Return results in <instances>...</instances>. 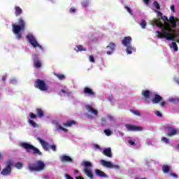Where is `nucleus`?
<instances>
[{
  "label": "nucleus",
  "mask_w": 179,
  "mask_h": 179,
  "mask_svg": "<svg viewBox=\"0 0 179 179\" xmlns=\"http://www.w3.org/2000/svg\"><path fill=\"white\" fill-rule=\"evenodd\" d=\"M157 27H160L162 29V31H156L157 37L158 38H166V40H171L172 41H174L176 38V36L174 34H171L173 31V29L169 25H164L163 22H162V20H155Z\"/></svg>",
  "instance_id": "1"
},
{
  "label": "nucleus",
  "mask_w": 179,
  "mask_h": 179,
  "mask_svg": "<svg viewBox=\"0 0 179 179\" xmlns=\"http://www.w3.org/2000/svg\"><path fill=\"white\" fill-rule=\"evenodd\" d=\"M13 33L16 36L17 40L22 38V34L20 31H24L26 30V22L23 18L18 19L17 24H13Z\"/></svg>",
  "instance_id": "2"
},
{
  "label": "nucleus",
  "mask_w": 179,
  "mask_h": 179,
  "mask_svg": "<svg viewBox=\"0 0 179 179\" xmlns=\"http://www.w3.org/2000/svg\"><path fill=\"white\" fill-rule=\"evenodd\" d=\"M20 146L21 148H23V149H25L27 153H30V152L32 151L33 155H35L36 156H41L43 155V152H41L38 148L34 147L33 145L29 143H21Z\"/></svg>",
  "instance_id": "3"
},
{
  "label": "nucleus",
  "mask_w": 179,
  "mask_h": 179,
  "mask_svg": "<svg viewBox=\"0 0 179 179\" xmlns=\"http://www.w3.org/2000/svg\"><path fill=\"white\" fill-rule=\"evenodd\" d=\"M28 169L30 171H43L45 169V164L41 160H36L34 163L29 164Z\"/></svg>",
  "instance_id": "4"
},
{
  "label": "nucleus",
  "mask_w": 179,
  "mask_h": 179,
  "mask_svg": "<svg viewBox=\"0 0 179 179\" xmlns=\"http://www.w3.org/2000/svg\"><path fill=\"white\" fill-rule=\"evenodd\" d=\"M81 166H84V169L83 170V173L87 176L90 179H94V176H93V171H92V168L93 167V165L92 163L89 161H84Z\"/></svg>",
  "instance_id": "5"
},
{
  "label": "nucleus",
  "mask_w": 179,
  "mask_h": 179,
  "mask_svg": "<svg viewBox=\"0 0 179 179\" xmlns=\"http://www.w3.org/2000/svg\"><path fill=\"white\" fill-rule=\"evenodd\" d=\"M132 43V38L131 36H124L122 41V44L126 47L127 54H132V51H135V48L131 45Z\"/></svg>",
  "instance_id": "6"
},
{
  "label": "nucleus",
  "mask_w": 179,
  "mask_h": 179,
  "mask_svg": "<svg viewBox=\"0 0 179 179\" xmlns=\"http://www.w3.org/2000/svg\"><path fill=\"white\" fill-rule=\"evenodd\" d=\"M37 141H38L43 150H45V152H48V150H50V148L52 149L53 152H57V145H50V144L48 142L41 139V138L40 137L37 138Z\"/></svg>",
  "instance_id": "7"
},
{
  "label": "nucleus",
  "mask_w": 179,
  "mask_h": 179,
  "mask_svg": "<svg viewBox=\"0 0 179 179\" xmlns=\"http://www.w3.org/2000/svg\"><path fill=\"white\" fill-rule=\"evenodd\" d=\"M27 40L29 41V43L34 47V48H40V50H43V46H41L38 43H37V39H36V37L32 35V34L29 33L26 36Z\"/></svg>",
  "instance_id": "8"
},
{
  "label": "nucleus",
  "mask_w": 179,
  "mask_h": 179,
  "mask_svg": "<svg viewBox=\"0 0 179 179\" xmlns=\"http://www.w3.org/2000/svg\"><path fill=\"white\" fill-rule=\"evenodd\" d=\"M34 87H36V89H38L41 92H48L49 89L48 85H47L45 82L41 79H37L35 81Z\"/></svg>",
  "instance_id": "9"
},
{
  "label": "nucleus",
  "mask_w": 179,
  "mask_h": 179,
  "mask_svg": "<svg viewBox=\"0 0 179 179\" xmlns=\"http://www.w3.org/2000/svg\"><path fill=\"white\" fill-rule=\"evenodd\" d=\"M158 15L159 16H162L161 19L164 22V23H166V22H169L170 24H171L172 27H177V22L176 21V18L174 17V16H171L169 19L167 16L166 15L163 16V14L161 12H159Z\"/></svg>",
  "instance_id": "10"
},
{
  "label": "nucleus",
  "mask_w": 179,
  "mask_h": 179,
  "mask_svg": "<svg viewBox=\"0 0 179 179\" xmlns=\"http://www.w3.org/2000/svg\"><path fill=\"white\" fill-rule=\"evenodd\" d=\"M125 128H127V131L131 132H141V131H143V127L132 124H125Z\"/></svg>",
  "instance_id": "11"
},
{
  "label": "nucleus",
  "mask_w": 179,
  "mask_h": 179,
  "mask_svg": "<svg viewBox=\"0 0 179 179\" xmlns=\"http://www.w3.org/2000/svg\"><path fill=\"white\" fill-rule=\"evenodd\" d=\"M83 93L87 97H96V92L89 87H85L83 88Z\"/></svg>",
  "instance_id": "12"
},
{
  "label": "nucleus",
  "mask_w": 179,
  "mask_h": 179,
  "mask_svg": "<svg viewBox=\"0 0 179 179\" xmlns=\"http://www.w3.org/2000/svg\"><path fill=\"white\" fill-rule=\"evenodd\" d=\"M164 129L167 130L168 133L166 135L169 137L174 136V135H177V134H178V129L172 127H165Z\"/></svg>",
  "instance_id": "13"
},
{
  "label": "nucleus",
  "mask_w": 179,
  "mask_h": 179,
  "mask_svg": "<svg viewBox=\"0 0 179 179\" xmlns=\"http://www.w3.org/2000/svg\"><path fill=\"white\" fill-rule=\"evenodd\" d=\"M12 173V162H8L6 168L1 171L2 176H9Z\"/></svg>",
  "instance_id": "14"
},
{
  "label": "nucleus",
  "mask_w": 179,
  "mask_h": 179,
  "mask_svg": "<svg viewBox=\"0 0 179 179\" xmlns=\"http://www.w3.org/2000/svg\"><path fill=\"white\" fill-rule=\"evenodd\" d=\"M115 43L110 42L109 43V45L106 46V50H108V51H106L107 55H111L114 52V51H115Z\"/></svg>",
  "instance_id": "15"
},
{
  "label": "nucleus",
  "mask_w": 179,
  "mask_h": 179,
  "mask_svg": "<svg viewBox=\"0 0 179 179\" xmlns=\"http://www.w3.org/2000/svg\"><path fill=\"white\" fill-rule=\"evenodd\" d=\"M163 97L162 96L155 94L154 95V98L151 99V101L153 103V104H159L160 101H162Z\"/></svg>",
  "instance_id": "16"
},
{
  "label": "nucleus",
  "mask_w": 179,
  "mask_h": 179,
  "mask_svg": "<svg viewBox=\"0 0 179 179\" xmlns=\"http://www.w3.org/2000/svg\"><path fill=\"white\" fill-rule=\"evenodd\" d=\"M85 108L88 111V113H92V114H94L96 116L98 115L99 111L93 108L90 105H85Z\"/></svg>",
  "instance_id": "17"
},
{
  "label": "nucleus",
  "mask_w": 179,
  "mask_h": 179,
  "mask_svg": "<svg viewBox=\"0 0 179 179\" xmlns=\"http://www.w3.org/2000/svg\"><path fill=\"white\" fill-rule=\"evenodd\" d=\"M60 161L62 162V163H72V162H73V159H72V158H71V157L68 155H63L60 157Z\"/></svg>",
  "instance_id": "18"
},
{
  "label": "nucleus",
  "mask_w": 179,
  "mask_h": 179,
  "mask_svg": "<svg viewBox=\"0 0 179 179\" xmlns=\"http://www.w3.org/2000/svg\"><path fill=\"white\" fill-rule=\"evenodd\" d=\"M103 155L106 157H113V152H111V148H105L103 152Z\"/></svg>",
  "instance_id": "19"
},
{
  "label": "nucleus",
  "mask_w": 179,
  "mask_h": 179,
  "mask_svg": "<svg viewBox=\"0 0 179 179\" xmlns=\"http://www.w3.org/2000/svg\"><path fill=\"white\" fill-rule=\"evenodd\" d=\"M101 164L103 166V167H107L108 169H113V163H111V162L101 159Z\"/></svg>",
  "instance_id": "20"
},
{
  "label": "nucleus",
  "mask_w": 179,
  "mask_h": 179,
  "mask_svg": "<svg viewBox=\"0 0 179 179\" xmlns=\"http://www.w3.org/2000/svg\"><path fill=\"white\" fill-rule=\"evenodd\" d=\"M150 94H151V92L148 90H145L141 92V96H143V97H144V99H150Z\"/></svg>",
  "instance_id": "21"
},
{
  "label": "nucleus",
  "mask_w": 179,
  "mask_h": 179,
  "mask_svg": "<svg viewBox=\"0 0 179 179\" xmlns=\"http://www.w3.org/2000/svg\"><path fill=\"white\" fill-rule=\"evenodd\" d=\"M95 174L96 176H98V177H101L103 178H107V175L103 172V171H101L100 169H96L95 170Z\"/></svg>",
  "instance_id": "22"
},
{
  "label": "nucleus",
  "mask_w": 179,
  "mask_h": 179,
  "mask_svg": "<svg viewBox=\"0 0 179 179\" xmlns=\"http://www.w3.org/2000/svg\"><path fill=\"white\" fill-rule=\"evenodd\" d=\"M36 117H38V118H43L44 117V110H42L41 108H37L36 109Z\"/></svg>",
  "instance_id": "23"
},
{
  "label": "nucleus",
  "mask_w": 179,
  "mask_h": 179,
  "mask_svg": "<svg viewBox=\"0 0 179 179\" xmlns=\"http://www.w3.org/2000/svg\"><path fill=\"white\" fill-rule=\"evenodd\" d=\"M64 127L66 128H69L72 125H76V122L75 120H68L66 123H63Z\"/></svg>",
  "instance_id": "24"
},
{
  "label": "nucleus",
  "mask_w": 179,
  "mask_h": 179,
  "mask_svg": "<svg viewBox=\"0 0 179 179\" xmlns=\"http://www.w3.org/2000/svg\"><path fill=\"white\" fill-rule=\"evenodd\" d=\"M15 16H20V15H22V13H23V10H22V8H20V6H16L15 7Z\"/></svg>",
  "instance_id": "25"
},
{
  "label": "nucleus",
  "mask_w": 179,
  "mask_h": 179,
  "mask_svg": "<svg viewBox=\"0 0 179 179\" xmlns=\"http://www.w3.org/2000/svg\"><path fill=\"white\" fill-rule=\"evenodd\" d=\"M34 66L37 69L41 68V62H40L38 59H35L34 61Z\"/></svg>",
  "instance_id": "26"
},
{
  "label": "nucleus",
  "mask_w": 179,
  "mask_h": 179,
  "mask_svg": "<svg viewBox=\"0 0 179 179\" xmlns=\"http://www.w3.org/2000/svg\"><path fill=\"white\" fill-rule=\"evenodd\" d=\"M76 52H79V51H87L86 48H83V45H78L76 46V48L74 49Z\"/></svg>",
  "instance_id": "27"
},
{
  "label": "nucleus",
  "mask_w": 179,
  "mask_h": 179,
  "mask_svg": "<svg viewBox=\"0 0 179 179\" xmlns=\"http://www.w3.org/2000/svg\"><path fill=\"white\" fill-rule=\"evenodd\" d=\"M162 171L163 173H167L170 172V166H169L168 165H164L162 166Z\"/></svg>",
  "instance_id": "28"
},
{
  "label": "nucleus",
  "mask_w": 179,
  "mask_h": 179,
  "mask_svg": "<svg viewBox=\"0 0 179 179\" xmlns=\"http://www.w3.org/2000/svg\"><path fill=\"white\" fill-rule=\"evenodd\" d=\"M101 127H106V125H107V118L106 117L101 118Z\"/></svg>",
  "instance_id": "29"
},
{
  "label": "nucleus",
  "mask_w": 179,
  "mask_h": 179,
  "mask_svg": "<svg viewBox=\"0 0 179 179\" xmlns=\"http://www.w3.org/2000/svg\"><path fill=\"white\" fill-rule=\"evenodd\" d=\"M57 131H64V132H68V129L62 127V126L57 124Z\"/></svg>",
  "instance_id": "30"
},
{
  "label": "nucleus",
  "mask_w": 179,
  "mask_h": 179,
  "mask_svg": "<svg viewBox=\"0 0 179 179\" xmlns=\"http://www.w3.org/2000/svg\"><path fill=\"white\" fill-rule=\"evenodd\" d=\"M171 48H173L174 51H178V45H177V43L172 42V46H170Z\"/></svg>",
  "instance_id": "31"
},
{
  "label": "nucleus",
  "mask_w": 179,
  "mask_h": 179,
  "mask_svg": "<svg viewBox=\"0 0 179 179\" xmlns=\"http://www.w3.org/2000/svg\"><path fill=\"white\" fill-rule=\"evenodd\" d=\"M55 76L58 78L59 80H64V79H65V76L64 74L55 73Z\"/></svg>",
  "instance_id": "32"
},
{
  "label": "nucleus",
  "mask_w": 179,
  "mask_h": 179,
  "mask_svg": "<svg viewBox=\"0 0 179 179\" xmlns=\"http://www.w3.org/2000/svg\"><path fill=\"white\" fill-rule=\"evenodd\" d=\"M28 122H29V124H30V125H32V127L34 128H36L37 127V124L34 121H33L32 120L29 119L28 120Z\"/></svg>",
  "instance_id": "33"
},
{
  "label": "nucleus",
  "mask_w": 179,
  "mask_h": 179,
  "mask_svg": "<svg viewBox=\"0 0 179 179\" xmlns=\"http://www.w3.org/2000/svg\"><path fill=\"white\" fill-rule=\"evenodd\" d=\"M140 26H141L142 29H146V21L143 20L140 23Z\"/></svg>",
  "instance_id": "34"
},
{
  "label": "nucleus",
  "mask_w": 179,
  "mask_h": 179,
  "mask_svg": "<svg viewBox=\"0 0 179 179\" xmlns=\"http://www.w3.org/2000/svg\"><path fill=\"white\" fill-rule=\"evenodd\" d=\"M15 167L16 169H20L23 167V164H22V162H17L15 164Z\"/></svg>",
  "instance_id": "35"
},
{
  "label": "nucleus",
  "mask_w": 179,
  "mask_h": 179,
  "mask_svg": "<svg viewBox=\"0 0 179 179\" xmlns=\"http://www.w3.org/2000/svg\"><path fill=\"white\" fill-rule=\"evenodd\" d=\"M131 113L134 114V115H137L138 117H141V112L138 110H131Z\"/></svg>",
  "instance_id": "36"
},
{
  "label": "nucleus",
  "mask_w": 179,
  "mask_h": 179,
  "mask_svg": "<svg viewBox=\"0 0 179 179\" xmlns=\"http://www.w3.org/2000/svg\"><path fill=\"white\" fill-rule=\"evenodd\" d=\"M29 117H30L31 120H36V118H37V115H36L33 113H30Z\"/></svg>",
  "instance_id": "37"
},
{
  "label": "nucleus",
  "mask_w": 179,
  "mask_h": 179,
  "mask_svg": "<svg viewBox=\"0 0 179 179\" xmlns=\"http://www.w3.org/2000/svg\"><path fill=\"white\" fill-rule=\"evenodd\" d=\"M103 132L106 134V136H110L111 135V130L110 129H105Z\"/></svg>",
  "instance_id": "38"
},
{
  "label": "nucleus",
  "mask_w": 179,
  "mask_h": 179,
  "mask_svg": "<svg viewBox=\"0 0 179 179\" xmlns=\"http://www.w3.org/2000/svg\"><path fill=\"white\" fill-rule=\"evenodd\" d=\"M124 8L130 15H132V10H131V8H129L128 6H125Z\"/></svg>",
  "instance_id": "39"
},
{
  "label": "nucleus",
  "mask_w": 179,
  "mask_h": 179,
  "mask_svg": "<svg viewBox=\"0 0 179 179\" xmlns=\"http://www.w3.org/2000/svg\"><path fill=\"white\" fill-rule=\"evenodd\" d=\"M154 6H155L156 9H160V5L159 4V3H157V1H154Z\"/></svg>",
  "instance_id": "40"
},
{
  "label": "nucleus",
  "mask_w": 179,
  "mask_h": 179,
  "mask_svg": "<svg viewBox=\"0 0 179 179\" xmlns=\"http://www.w3.org/2000/svg\"><path fill=\"white\" fill-rule=\"evenodd\" d=\"M89 60L90 62H93V63L96 62V60H94V57H93V55H90Z\"/></svg>",
  "instance_id": "41"
},
{
  "label": "nucleus",
  "mask_w": 179,
  "mask_h": 179,
  "mask_svg": "<svg viewBox=\"0 0 179 179\" xmlns=\"http://www.w3.org/2000/svg\"><path fill=\"white\" fill-rule=\"evenodd\" d=\"M155 115H157V117H163V114H162V112L160 111H157L155 113Z\"/></svg>",
  "instance_id": "42"
},
{
  "label": "nucleus",
  "mask_w": 179,
  "mask_h": 179,
  "mask_svg": "<svg viewBox=\"0 0 179 179\" xmlns=\"http://www.w3.org/2000/svg\"><path fill=\"white\" fill-rule=\"evenodd\" d=\"M162 141L163 142H164L165 143H169V138H166V137H162Z\"/></svg>",
  "instance_id": "43"
},
{
  "label": "nucleus",
  "mask_w": 179,
  "mask_h": 179,
  "mask_svg": "<svg viewBox=\"0 0 179 179\" xmlns=\"http://www.w3.org/2000/svg\"><path fill=\"white\" fill-rule=\"evenodd\" d=\"M107 118H108V120H109L110 121H114V117H113L112 115H107Z\"/></svg>",
  "instance_id": "44"
},
{
  "label": "nucleus",
  "mask_w": 179,
  "mask_h": 179,
  "mask_svg": "<svg viewBox=\"0 0 179 179\" xmlns=\"http://www.w3.org/2000/svg\"><path fill=\"white\" fill-rule=\"evenodd\" d=\"M113 169H115V170H120V166L113 164Z\"/></svg>",
  "instance_id": "45"
},
{
  "label": "nucleus",
  "mask_w": 179,
  "mask_h": 179,
  "mask_svg": "<svg viewBox=\"0 0 179 179\" xmlns=\"http://www.w3.org/2000/svg\"><path fill=\"white\" fill-rule=\"evenodd\" d=\"M171 10H172V12H175V10H176V6L172 5L171 6Z\"/></svg>",
  "instance_id": "46"
},
{
  "label": "nucleus",
  "mask_w": 179,
  "mask_h": 179,
  "mask_svg": "<svg viewBox=\"0 0 179 179\" xmlns=\"http://www.w3.org/2000/svg\"><path fill=\"white\" fill-rule=\"evenodd\" d=\"M82 5L84 8H87V6H89V4L86 2L83 3Z\"/></svg>",
  "instance_id": "47"
},
{
  "label": "nucleus",
  "mask_w": 179,
  "mask_h": 179,
  "mask_svg": "<svg viewBox=\"0 0 179 179\" xmlns=\"http://www.w3.org/2000/svg\"><path fill=\"white\" fill-rule=\"evenodd\" d=\"M75 12H76V9H75L74 8H71L70 9V13H73Z\"/></svg>",
  "instance_id": "48"
},
{
  "label": "nucleus",
  "mask_w": 179,
  "mask_h": 179,
  "mask_svg": "<svg viewBox=\"0 0 179 179\" xmlns=\"http://www.w3.org/2000/svg\"><path fill=\"white\" fill-rule=\"evenodd\" d=\"M65 177H66V179H73V178H72V176H69L68 174H66Z\"/></svg>",
  "instance_id": "49"
},
{
  "label": "nucleus",
  "mask_w": 179,
  "mask_h": 179,
  "mask_svg": "<svg viewBox=\"0 0 179 179\" xmlns=\"http://www.w3.org/2000/svg\"><path fill=\"white\" fill-rule=\"evenodd\" d=\"M160 106L161 107H164V106H166V101H163L160 103Z\"/></svg>",
  "instance_id": "50"
},
{
  "label": "nucleus",
  "mask_w": 179,
  "mask_h": 179,
  "mask_svg": "<svg viewBox=\"0 0 179 179\" xmlns=\"http://www.w3.org/2000/svg\"><path fill=\"white\" fill-rule=\"evenodd\" d=\"M1 80H2L3 82H6V75L2 76Z\"/></svg>",
  "instance_id": "51"
},
{
  "label": "nucleus",
  "mask_w": 179,
  "mask_h": 179,
  "mask_svg": "<svg viewBox=\"0 0 179 179\" xmlns=\"http://www.w3.org/2000/svg\"><path fill=\"white\" fill-rule=\"evenodd\" d=\"M129 145H131V146H134V145H135V141H129Z\"/></svg>",
  "instance_id": "52"
},
{
  "label": "nucleus",
  "mask_w": 179,
  "mask_h": 179,
  "mask_svg": "<svg viewBox=\"0 0 179 179\" xmlns=\"http://www.w3.org/2000/svg\"><path fill=\"white\" fill-rule=\"evenodd\" d=\"M170 174H171V176L172 177H174V178H177V177H178L177 174H176V173H171Z\"/></svg>",
  "instance_id": "53"
},
{
  "label": "nucleus",
  "mask_w": 179,
  "mask_h": 179,
  "mask_svg": "<svg viewBox=\"0 0 179 179\" xmlns=\"http://www.w3.org/2000/svg\"><path fill=\"white\" fill-rule=\"evenodd\" d=\"M143 2H145L146 5H149V2H150V0H143Z\"/></svg>",
  "instance_id": "54"
},
{
  "label": "nucleus",
  "mask_w": 179,
  "mask_h": 179,
  "mask_svg": "<svg viewBox=\"0 0 179 179\" xmlns=\"http://www.w3.org/2000/svg\"><path fill=\"white\" fill-rule=\"evenodd\" d=\"M94 147L96 148V149H98V150H100V145H97V144H95L94 145Z\"/></svg>",
  "instance_id": "55"
},
{
  "label": "nucleus",
  "mask_w": 179,
  "mask_h": 179,
  "mask_svg": "<svg viewBox=\"0 0 179 179\" xmlns=\"http://www.w3.org/2000/svg\"><path fill=\"white\" fill-rule=\"evenodd\" d=\"M61 92H62V93H67V94H70V93L69 92H66V91H65V90H61Z\"/></svg>",
  "instance_id": "56"
},
{
  "label": "nucleus",
  "mask_w": 179,
  "mask_h": 179,
  "mask_svg": "<svg viewBox=\"0 0 179 179\" xmlns=\"http://www.w3.org/2000/svg\"><path fill=\"white\" fill-rule=\"evenodd\" d=\"M3 159V155H2V152H0V160H2Z\"/></svg>",
  "instance_id": "57"
},
{
  "label": "nucleus",
  "mask_w": 179,
  "mask_h": 179,
  "mask_svg": "<svg viewBox=\"0 0 179 179\" xmlns=\"http://www.w3.org/2000/svg\"><path fill=\"white\" fill-rule=\"evenodd\" d=\"M74 174H79V171L78 169H75Z\"/></svg>",
  "instance_id": "58"
},
{
  "label": "nucleus",
  "mask_w": 179,
  "mask_h": 179,
  "mask_svg": "<svg viewBox=\"0 0 179 179\" xmlns=\"http://www.w3.org/2000/svg\"><path fill=\"white\" fill-rule=\"evenodd\" d=\"M76 179H83V177L82 176H77L76 177Z\"/></svg>",
  "instance_id": "59"
},
{
  "label": "nucleus",
  "mask_w": 179,
  "mask_h": 179,
  "mask_svg": "<svg viewBox=\"0 0 179 179\" xmlns=\"http://www.w3.org/2000/svg\"><path fill=\"white\" fill-rule=\"evenodd\" d=\"M170 101H171V103H174V102L176 101V99H170Z\"/></svg>",
  "instance_id": "60"
},
{
  "label": "nucleus",
  "mask_w": 179,
  "mask_h": 179,
  "mask_svg": "<svg viewBox=\"0 0 179 179\" xmlns=\"http://www.w3.org/2000/svg\"><path fill=\"white\" fill-rule=\"evenodd\" d=\"M176 83H178V85H179V80H176Z\"/></svg>",
  "instance_id": "61"
},
{
  "label": "nucleus",
  "mask_w": 179,
  "mask_h": 179,
  "mask_svg": "<svg viewBox=\"0 0 179 179\" xmlns=\"http://www.w3.org/2000/svg\"><path fill=\"white\" fill-rule=\"evenodd\" d=\"M0 171H1V166H0Z\"/></svg>",
  "instance_id": "62"
}]
</instances>
